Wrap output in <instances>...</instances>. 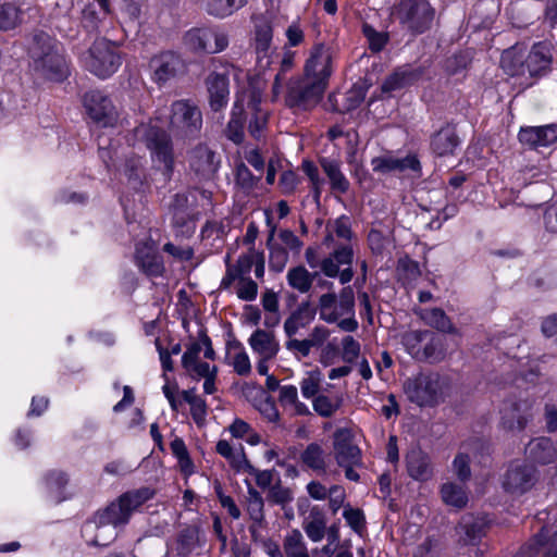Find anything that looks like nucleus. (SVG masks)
I'll list each match as a JSON object with an SVG mask.
<instances>
[{
  "label": "nucleus",
  "mask_w": 557,
  "mask_h": 557,
  "mask_svg": "<svg viewBox=\"0 0 557 557\" xmlns=\"http://www.w3.org/2000/svg\"><path fill=\"white\" fill-rule=\"evenodd\" d=\"M184 42L194 53L214 54L228 47V36L210 27H194L184 35Z\"/></svg>",
  "instance_id": "obj_12"
},
{
  "label": "nucleus",
  "mask_w": 557,
  "mask_h": 557,
  "mask_svg": "<svg viewBox=\"0 0 557 557\" xmlns=\"http://www.w3.org/2000/svg\"><path fill=\"white\" fill-rule=\"evenodd\" d=\"M500 64L505 73L512 77L528 76L539 79L552 71L553 55L547 45L540 41L535 42L528 53L515 48L505 50Z\"/></svg>",
  "instance_id": "obj_4"
},
{
  "label": "nucleus",
  "mask_w": 557,
  "mask_h": 557,
  "mask_svg": "<svg viewBox=\"0 0 557 557\" xmlns=\"http://www.w3.org/2000/svg\"><path fill=\"white\" fill-rule=\"evenodd\" d=\"M472 58L467 51H459L447 58L445 71L448 75H457L466 71L471 64Z\"/></svg>",
  "instance_id": "obj_46"
},
{
  "label": "nucleus",
  "mask_w": 557,
  "mask_h": 557,
  "mask_svg": "<svg viewBox=\"0 0 557 557\" xmlns=\"http://www.w3.org/2000/svg\"><path fill=\"white\" fill-rule=\"evenodd\" d=\"M373 172L379 174H389L392 172H405L410 170L418 176L422 173V165L417 154H407L398 159L391 156H380L371 160Z\"/></svg>",
  "instance_id": "obj_20"
},
{
  "label": "nucleus",
  "mask_w": 557,
  "mask_h": 557,
  "mask_svg": "<svg viewBox=\"0 0 557 557\" xmlns=\"http://www.w3.org/2000/svg\"><path fill=\"white\" fill-rule=\"evenodd\" d=\"M295 53L293 51H285L280 62V70L274 77L272 85V92L274 96L280 95L286 74L293 69Z\"/></svg>",
  "instance_id": "obj_45"
},
{
  "label": "nucleus",
  "mask_w": 557,
  "mask_h": 557,
  "mask_svg": "<svg viewBox=\"0 0 557 557\" xmlns=\"http://www.w3.org/2000/svg\"><path fill=\"white\" fill-rule=\"evenodd\" d=\"M255 35V46L257 53L267 54L273 38V28L271 24L265 22L257 25Z\"/></svg>",
  "instance_id": "obj_47"
},
{
  "label": "nucleus",
  "mask_w": 557,
  "mask_h": 557,
  "mask_svg": "<svg viewBox=\"0 0 557 557\" xmlns=\"http://www.w3.org/2000/svg\"><path fill=\"white\" fill-rule=\"evenodd\" d=\"M407 471L417 481H428L433 475L430 456L419 446L412 447L406 455Z\"/></svg>",
  "instance_id": "obj_23"
},
{
  "label": "nucleus",
  "mask_w": 557,
  "mask_h": 557,
  "mask_svg": "<svg viewBox=\"0 0 557 557\" xmlns=\"http://www.w3.org/2000/svg\"><path fill=\"white\" fill-rule=\"evenodd\" d=\"M408 400L419 407H435L451 395L453 384L438 373H419L403 384Z\"/></svg>",
  "instance_id": "obj_5"
},
{
  "label": "nucleus",
  "mask_w": 557,
  "mask_h": 557,
  "mask_svg": "<svg viewBox=\"0 0 557 557\" xmlns=\"http://www.w3.org/2000/svg\"><path fill=\"white\" fill-rule=\"evenodd\" d=\"M123 57L115 42L110 39H96L84 58L85 69L100 79H107L117 72Z\"/></svg>",
  "instance_id": "obj_6"
},
{
  "label": "nucleus",
  "mask_w": 557,
  "mask_h": 557,
  "mask_svg": "<svg viewBox=\"0 0 557 557\" xmlns=\"http://www.w3.org/2000/svg\"><path fill=\"white\" fill-rule=\"evenodd\" d=\"M264 500L261 494L248 484V500H247V511L249 517L253 522L261 523L264 519Z\"/></svg>",
  "instance_id": "obj_43"
},
{
  "label": "nucleus",
  "mask_w": 557,
  "mask_h": 557,
  "mask_svg": "<svg viewBox=\"0 0 557 557\" xmlns=\"http://www.w3.org/2000/svg\"><path fill=\"white\" fill-rule=\"evenodd\" d=\"M149 66L152 71L151 79L159 87L184 76L188 70L182 54L173 50H164L154 54L149 61Z\"/></svg>",
  "instance_id": "obj_11"
},
{
  "label": "nucleus",
  "mask_w": 557,
  "mask_h": 557,
  "mask_svg": "<svg viewBox=\"0 0 557 557\" xmlns=\"http://www.w3.org/2000/svg\"><path fill=\"white\" fill-rule=\"evenodd\" d=\"M224 66L222 72L213 71L208 74L205 85L209 95V106L214 112L224 109L228 103L230 96V67Z\"/></svg>",
  "instance_id": "obj_17"
},
{
  "label": "nucleus",
  "mask_w": 557,
  "mask_h": 557,
  "mask_svg": "<svg viewBox=\"0 0 557 557\" xmlns=\"http://www.w3.org/2000/svg\"><path fill=\"white\" fill-rule=\"evenodd\" d=\"M528 457L540 465H548L556 460L557 450L549 437H537L532 440L527 448Z\"/></svg>",
  "instance_id": "obj_28"
},
{
  "label": "nucleus",
  "mask_w": 557,
  "mask_h": 557,
  "mask_svg": "<svg viewBox=\"0 0 557 557\" xmlns=\"http://www.w3.org/2000/svg\"><path fill=\"white\" fill-rule=\"evenodd\" d=\"M342 398L336 397L335 399L330 398L325 395H319L313 399L314 411L324 418L332 417L341 407Z\"/></svg>",
  "instance_id": "obj_48"
},
{
  "label": "nucleus",
  "mask_w": 557,
  "mask_h": 557,
  "mask_svg": "<svg viewBox=\"0 0 557 557\" xmlns=\"http://www.w3.org/2000/svg\"><path fill=\"white\" fill-rule=\"evenodd\" d=\"M537 479V470L533 466L512 462L504 474L503 487L511 495H522L535 485Z\"/></svg>",
  "instance_id": "obj_14"
},
{
  "label": "nucleus",
  "mask_w": 557,
  "mask_h": 557,
  "mask_svg": "<svg viewBox=\"0 0 557 557\" xmlns=\"http://www.w3.org/2000/svg\"><path fill=\"white\" fill-rule=\"evenodd\" d=\"M321 376L318 371H312L301 381L300 388L304 397L310 398L315 396L320 388Z\"/></svg>",
  "instance_id": "obj_60"
},
{
  "label": "nucleus",
  "mask_w": 557,
  "mask_h": 557,
  "mask_svg": "<svg viewBox=\"0 0 557 557\" xmlns=\"http://www.w3.org/2000/svg\"><path fill=\"white\" fill-rule=\"evenodd\" d=\"M454 471L457 478L462 481H469L471 478V469H470V458L467 454H458L455 457Z\"/></svg>",
  "instance_id": "obj_59"
},
{
  "label": "nucleus",
  "mask_w": 557,
  "mask_h": 557,
  "mask_svg": "<svg viewBox=\"0 0 557 557\" xmlns=\"http://www.w3.org/2000/svg\"><path fill=\"white\" fill-rule=\"evenodd\" d=\"M257 394L259 403L255 405L256 408L269 421L275 422L278 419L280 414L274 399L271 396L267 395V393L262 388L257 389Z\"/></svg>",
  "instance_id": "obj_49"
},
{
  "label": "nucleus",
  "mask_w": 557,
  "mask_h": 557,
  "mask_svg": "<svg viewBox=\"0 0 557 557\" xmlns=\"http://www.w3.org/2000/svg\"><path fill=\"white\" fill-rule=\"evenodd\" d=\"M411 356L418 362L436 364L446 359V350H413Z\"/></svg>",
  "instance_id": "obj_56"
},
{
  "label": "nucleus",
  "mask_w": 557,
  "mask_h": 557,
  "mask_svg": "<svg viewBox=\"0 0 557 557\" xmlns=\"http://www.w3.org/2000/svg\"><path fill=\"white\" fill-rule=\"evenodd\" d=\"M87 116L100 127H113L119 120V113L112 99L103 90L91 89L82 99Z\"/></svg>",
  "instance_id": "obj_10"
},
{
  "label": "nucleus",
  "mask_w": 557,
  "mask_h": 557,
  "mask_svg": "<svg viewBox=\"0 0 557 557\" xmlns=\"http://www.w3.org/2000/svg\"><path fill=\"white\" fill-rule=\"evenodd\" d=\"M441 495L445 504L458 509L463 508L468 503L466 491L456 483L448 482L443 484Z\"/></svg>",
  "instance_id": "obj_40"
},
{
  "label": "nucleus",
  "mask_w": 557,
  "mask_h": 557,
  "mask_svg": "<svg viewBox=\"0 0 557 557\" xmlns=\"http://www.w3.org/2000/svg\"><path fill=\"white\" fill-rule=\"evenodd\" d=\"M421 320L436 331L461 337L460 330L451 322L446 312L438 307L423 309L420 313Z\"/></svg>",
  "instance_id": "obj_26"
},
{
  "label": "nucleus",
  "mask_w": 557,
  "mask_h": 557,
  "mask_svg": "<svg viewBox=\"0 0 557 557\" xmlns=\"http://www.w3.org/2000/svg\"><path fill=\"white\" fill-rule=\"evenodd\" d=\"M304 465L314 471L325 470V454L318 443L309 444L300 455Z\"/></svg>",
  "instance_id": "obj_39"
},
{
  "label": "nucleus",
  "mask_w": 557,
  "mask_h": 557,
  "mask_svg": "<svg viewBox=\"0 0 557 557\" xmlns=\"http://www.w3.org/2000/svg\"><path fill=\"white\" fill-rule=\"evenodd\" d=\"M318 162L329 178L331 190L342 195L346 194L349 190L350 183L342 172L341 162L330 157H320Z\"/></svg>",
  "instance_id": "obj_24"
},
{
  "label": "nucleus",
  "mask_w": 557,
  "mask_h": 557,
  "mask_svg": "<svg viewBox=\"0 0 557 557\" xmlns=\"http://www.w3.org/2000/svg\"><path fill=\"white\" fill-rule=\"evenodd\" d=\"M331 230L334 232L337 238L348 243L351 242V239L355 237V233L351 228V220L346 214H342L336 218L331 225Z\"/></svg>",
  "instance_id": "obj_52"
},
{
  "label": "nucleus",
  "mask_w": 557,
  "mask_h": 557,
  "mask_svg": "<svg viewBox=\"0 0 557 557\" xmlns=\"http://www.w3.org/2000/svg\"><path fill=\"white\" fill-rule=\"evenodd\" d=\"M235 180L242 188L251 189L256 185L257 177L245 163L240 162L236 165Z\"/></svg>",
  "instance_id": "obj_58"
},
{
  "label": "nucleus",
  "mask_w": 557,
  "mask_h": 557,
  "mask_svg": "<svg viewBox=\"0 0 557 557\" xmlns=\"http://www.w3.org/2000/svg\"><path fill=\"white\" fill-rule=\"evenodd\" d=\"M247 4V0H208L206 11L209 15L224 18Z\"/></svg>",
  "instance_id": "obj_36"
},
{
  "label": "nucleus",
  "mask_w": 557,
  "mask_h": 557,
  "mask_svg": "<svg viewBox=\"0 0 557 557\" xmlns=\"http://www.w3.org/2000/svg\"><path fill=\"white\" fill-rule=\"evenodd\" d=\"M399 23L413 35L428 32L435 18V9L428 0H399L395 7Z\"/></svg>",
  "instance_id": "obj_7"
},
{
  "label": "nucleus",
  "mask_w": 557,
  "mask_h": 557,
  "mask_svg": "<svg viewBox=\"0 0 557 557\" xmlns=\"http://www.w3.org/2000/svg\"><path fill=\"white\" fill-rule=\"evenodd\" d=\"M518 138L530 148L548 147L557 141V124L521 127Z\"/></svg>",
  "instance_id": "obj_22"
},
{
  "label": "nucleus",
  "mask_w": 557,
  "mask_h": 557,
  "mask_svg": "<svg viewBox=\"0 0 557 557\" xmlns=\"http://www.w3.org/2000/svg\"><path fill=\"white\" fill-rule=\"evenodd\" d=\"M343 516L352 530L359 532L364 527L366 519L360 509L346 508Z\"/></svg>",
  "instance_id": "obj_64"
},
{
  "label": "nucleus",
  "mask_w": 557,
  "mask_h": 557,
  "mask_svg": "<svg viewBox=\"0 0 557 557\" xmlns=\"http://www.w3.org/2000/svg\"><path fill=\"white\" fill-rule=\"evenodd\" d=\"M535 535L541 554L544 557H557V531L542 528Z\"/></svg>",
  "instance_id": "obj_44"
},
{
  "label": "nucleus",
  "mask_w": 557,
  "mask_h": 557,
  "mask_svg": "<svg viewBox=\"0 0 557 557\" xmlns=\"http://www.w3.org/2000/svg\"><path fill=\"white\" fill-rule=\"evenodd\" d=\"M104 17V15L100 16L94 2H88L81 11V27L88 37H98Z\"/></svg>",
  "instance_id": "obj_33"
},
{
  "label": "nucleus",
  "mask_w": 557,
  "mask_h": 557,
  "mask_svg": "<svg viewBox=\"0 0 557 557\" xmlns=\"http://www.w3.org/2000/svg\"><path fill=\"white\" fill-rule=\"evenodd\" d=\"M57 200L61 203H77L85 205L88 201L86 193L72 191L70 189H62L57 196Z\"/></svg>",
  "instance_id": "obj_63"
},
{
  "label": "nucleus",
  "mask_w": 557,
  "mask_h": 557,
  "mask_svg": "<svg viewBox=\"0 0 557 557\" xmlns=\"http://www.w3.org/2000/svg\"><path fill=\"white\" fill-rule=\"evenodd\" d=\"M124 175L134 189H139L143 184V173L139 164L134 160H127L124 165Z\"/></svg>",
  "instance_id": "obj_57"
},
{
  "label": "nucleus",
  "mask_w": 557,
  "mask_h": 557,
  "mask_svg": "<svg viewBox=\"0 0 557 557\" xmlns=\"http://www.w3.org/2000/svg\"><path fill=\"white\" fill-rule=\"evenodd\" d=\"M333 449L336 463L339 466H362L361 450L354 443V434L349 429H338L333 434Z\"/></svg>",
  "instance_id": "obj_15"
},
{
  "label": "nucleus",
  "mask_w": 557,
  "mask_h": 557,
  "mask_svg": "<svg viewBox=\"0 0 557 557\" xmlns=\"http://www.w3.org/2000/svg\"><path fill=\"white\" fill-rule=\"evenodd\" d=\"M276 226H271L267 238V248L269 250V269L273 273H281L288 262V251L285 247L274 240Z\"/></svg>",
  "instance_id": "obj_31"
},
{
  "label": "nucleus",
  "mask_w": 557,
  "mask_h": 557,
  "mask_svg": "<svg viewBox=\"0 0 557 557\" xmlns=\"http://www.w3.org/2000/svg\"><path fill=\"white\" fill-rule=\"evenodd\" d=\"M424 75L422 66H412L404 64L397 66L388 74L381 84L382 94H391L393 91L410 88L419 83Z\"/></svg>",
  "instance_id": "obj_18"
},
{
  "label": "nucleus",
  "mask_w": 557,
  "mask_h": 557,
  "mask_svg": "<svg viewBox=\"0 0 557 557\" xmlns=\"http://www.w3.org/2000/svg\"><path fill=\"white\" fill-rule=\"evenodd\" d=\"M29 54L34 71L44 79L63 83L71 75L70 62L62 44L46 32L34 35Z\"/></svg>",
  "instance_id": "obj_3"
},
{
  "label": "nucleus",
  "mask_w": 557,
  "mask_h": 557,
  "mask_svg": "<svg viewBox=\"0 0 557 557\" xmlns=\"http://www.w3.org/2000/svg\"><path fill=\"white\" fill-rule=\"evenodd\" d=\"M396 273L403 286L411 285L421 276L419 262L407 255L400 257L397 260Z\"/></svg>",
  "instance_id": "obj_35"
},
{
  "label": "nucleus",
  "mask_w": 557,
  "mask_h": 557,
  "mask_svg": "<svg viewBox=\"0 0 557 557\" xmlns=\"http://www.w3.org/2000/svg\"><path fill=\"white\" fill-rule=\"evenodd\" d=\"M153 496L154 491L147 486L120 495L84 524L83 536L86 542L94 546H108L116 539L117 528L127 524L132 515Z\"/></svg>",
  "instance_id": "obj_1"
},
{
  "label": "nucleus",
  "mask_w": 557,
  "mask_h": 557,
  "mask_svg": "<svg viewBox=\"0 0 557 557\" xmlns=\"http://www.w3.org/2000/svg\"><path fill=\"white\" fill-rule=\"evenodd\" d=\"M319 272H309L304 265H296L288 270L286 280L288 285L299 293H308Z\"/></svg>",
  "instance_id": "obj_32"
},
{
  "label": "nucleus",
  "mask_w": 557,
  "mask_h": 557,
  "mask_svg": "<svg viewBox=\"0 0 557 557\" xmlns=\"http://www.w3.org/2000/svg\"><path fill=\"white\" fill-rule=\"evenodd\" d=\"M201 350H186L182 357V364L193 377H207L215 373V367L211 370L208 362L199 360Z\"/></svg>",
  "instance_id": "obj_34"
},
{
  "label": "nucleus",
  "mask_w": 557,
  "mask_h": 557,
  "mask_svg": "<svg viewBox=\"0 0 557 557\" xmlns=\"http://www.w3.org/2000/svg\"><path fill=\"white\" fill-rule=\"evenodd\" d=\"M315 317V309L309 301L301 302L295 311L285 320L284 330L286 335L292 338L300 327L311 323Z\"/></svg>",
  "instance_id": "obj_29"
},
{
  "label": "nucleus",
  "mask_w": 557,
  "mask_h": 557,
  "mask_svg": "<svg viewBox=\"0 0 557 557\" xmlns=\"http://www.w3.org/2000/svg\"><path fill=\"white\" fill-rule=\"evenodd\" d=\"M191 172L200 180H211L220 168V158L206 144H198L188 152Z\"/></svg>",
  "instance_id": "obj_16"
},
{
  "label": "nucleus",
  "mask_w": 557,
  "mask_h": 557,
  "mask_svg": "<svg viewBox=\"0 0 557 557\" xmlns=\"http://www.w3.org/2000/svg\"><path fill=\"white\" fill-rule=\"evenodd\" d=\"M460 144L461 139L453 122H446L430 136V151L437 158L454 156Z\"/></svg>",
  "instance_id": "obj_19"
},
{
  "label": "nucleus",
  "mask_w": 557,
  "mask_h": 557,
  "mask_svg": "<svg viewBox=\"0 0 557 557\" xmlns=\"http://www.w3.org/2000/svg\"><path fill=\"white\" fill-rule=\"evenodd\" d=\"M256 252L255 248H250L247 253H243L238 257L235 264L231 263V268L240 276L248 277L255 263Z\"/></svg>",
  "instance_id": "obj_53"
},
{
  "label": "nucleus",
  "mask_w": 557,
  "mask_h": 557,
  "mask_svg": "<svg viewBox=\"0 0 557 557\" xmlns=\"http://www.w3.org/2000/svg\"><path fill=\"white\" fill-rule=\"evenodd\" d=\"M22 11L13 2H0V30H10L21 23Z\"/></svg>",
  "instance_id": "obj_41"
},
{
  "label": "nucleus",
  "mask_w": 557,
  "mask_h": 557,
  "mask_svg": "<svg viewBox=\"0 0 557 557\" xmlns=\"http://www.w3.org/2000/svg\"><path fill=\"white\" fill-rule=\"evenodd\" d=\"M532 407V401L528 399L508 398L504 400L499 410L500 428L513 434L522 432L533 418Z\"/></svg>",
  "instance_id": "obj_13"
},
{
  "label": "nucleus",
  "mask_w": 557,
  "mask_h": 557,
  "mask_svg": "<svg viewBox=\"0 0 557 557\" xmlns=\"http://www.w3.org/2000/svg\"><path fill=\"white\" fill-rule=\"evenodd\" d=\"M251 116L248 123L249 135L259 140L262 132L267 128L269 122V113L267 111L250 112Z\"/></svg>",
  "instance_id": "obj_51"
},
{
  "label": "nucleus",
  "mask_w": 557,
  "mask_h": 557,
  "mask_svg": "<svg viewBox=\"0 0 557 557\" xmlns=\"http://www.w3.org/2000/svg\"><path fill=\"white\" fill-rule=\"evenodd\" d=\"M247 115L243 101L236 99L231 111V117L226 124L225 136L235 145L243 144L245 139V124Z\"/></svg>",
  "instance_id": "obj_27"
},
{
  "label": "nucleus",
  "mask_w": 557,
  "mask_h": 557,
  "mask_svg": "<svg viewBox=\"0 0 557 557\" xmlns=\"http://www.w3.org/2000/svg\"><path fill=\"white\" fill-rule=\"evenodd\" d=\"M302 528L312 542L322 541L326 532V517L324 511L318 506L312 507L309 515L304 518Z\"/></svg>",
  "instance_id": "obj_30"
},
{
  "label": "nucleus",
  "mask_w": 557,
  "mask_h": 557,
  "mask_svg": "<svg viewBox=\"0 0 557 557\" xmlns=\"http://www.w3.org/2000/svg\"><path fill=\"white\" fill-rule=\"evenodd\" d=\"M143 140L150 151L152 161L162 164V173L170 180L175 164L173 143L170 135L160 126L149 125L144 129Z\"/></svg>",
  "instance_id": "obj_9"
},
{
  "label": "nucleus",
  "mask_w": 557,
  "mask_h": 557,
  "mask_svg": "<svg viewBox=\"0 0 557 557\" xmlns=\"http://www.w3.org/2000/svg\"><path fill=\"white\" fill-rule=\"evenodd\" d=\"M267 499L272 504L280 505L282 509H285V506L293 500V493L288 487H283L278 480L270 487Z\"/></svg>",
  "instance_id": "obj_50"
},
{
  "label": "nucleus",
  "mask_w": 557,
  "mask_h": 557,
  "mask_svg": "<svg viewBox=\"0 0 557 557\" xmlns=\"http://www.w3.org/2000/svg\"><path fill=\"white\" fill-rule=\"evenodd\" d=\"M336 307L341 311V314H355V294L350 286L342 288Z\"/></svg>",
  "instance_id": "obj_54"
},
{
  "label": "nucleus",
  "mask_w": 557,
  "mask_h": 557,
  "mask_svg": "<svg viewBox=\"0 0 557 557\" xmlns=\"http://www.w3.org/2000/svg\"><path fill=\"white\" fill-rule=\"evenodd\" d=\"M332 51L323 44L315 45L305 65L307 77L289 79L285 104L304 111L315 107L322 99L332 75Z\"/></svg>",
  "instance_id": "obj_2"
},
{
  "label": "nucleus",
  "mask_w": 557,
  "mask_h": 557,
  "mask_svg": "<svg viewBox=\"0 0 557 557\" xmlns=\"http://www.w3.org/2000/svg\"><path fill=\"white\" fill-rule=\"evenodd\" d=\"M361 33L368 41V48L372 53H379L385 49L389 42L387 32H379L371 24L363 23Z\"/></svg>",
  "instance_id": "obj_38"
},
{
  "label": "nucleus",
  "mask_w": 557,
  "mask_h": 557,
  "mask_svg": "<svg viewBox=\"0 0 557 557\" xmlns=\"http://www.w3.org/2000/svg\"><path fill=\"white\" fill-rule=\"evenodd\" d=\"M487 523L484 518L465 516L458 527L460 542L465 545H476L485 536Z\"/></svg>",
  "instance_id": "obj_25"
},
{
  "label": "nucleus",
  "mask_w": 557,
  "mask_h": 557,
  "mask_svg": "<svg viewBox=\"0 0 557 557\" xmlns=\"http://www.w3.org/2000/svg\"><path fill=\"white\" fill-rule=\"evenodd\" d=\"M237 297L244 301H252L258 296V284L251 277H240Z\"/></svg>",
  "instance_id": "obj_55"
},
{
  "label": "nucleus",
  "mask_w": 557,
  "mask_h": 557,
  "mask_svg": "<svg viewBox=\"0 0 557 557\" xmlns=\"http://www.w3.org/2000/svg\"><path fill=\"white\" fill-rule=\"evenodd\" d=\"M283 549L286 557H310L301 532L292 530L284 539Z\"/></svg>",
  "instance_id": "obj_37"
},
{
  "label": "nucleus",
  "mask_w": 557,
  "mask_h": 557,
  "mask_svg": "<svg viewBox=\"0 0 557 557\" xmlns=\"http://www.w3.org/2000/svg\"><path fill=\"white\" fill-rule=\"evenodd\" d=\"M339 265H351L354 261V249L350 244L338 245L330 255Z\"/></svg>",
  "instance_id": "obj_61"
},
{
  "label": "nucleus",
  "mask_w": 557,
  "mask_h": 557,
  "mask_svg": "<svg viewBox=\"0 0 557 557\" xmlns=\"http://www.w3.org/2000/svg\"><path fill=\"white\" fill-rule=\"evenodd\" d=\"M198 543V528L189 525L184 528L177 536V554L181 556L189 555Z\"/></svg>",
  "instance_id": "obj_42"
},
{
  "label": "nucleus",
  "mask_w": 557,
  "mask_h": 557,
  "mask_svg": "<svg viewBox=\"0 0 557 557\" xmlns=\"http://www.w3.org/2000/svg\"><path fill=\"white\" fill-rule=\"evenodd\" d=\"M170 127L183 138H197L202 127L201 110L193 100H175L171 104Z\"/></svg>",
  "instance_id": "obj_8"
},
{
  "label": "nucleus",
  "mask_w": 557,
  "mask_h": 557,
  "mask_svg": "<svg viewBox=\"0 0 557 557\" xmlns=\"http://www.w3.org/2000/svg\"><path fill=\"white\" fill-rule=\"evenodd\" d=\"M298 183L299 178L293 170L283 171L278 181L282 191L285 195H290L295 193Z\"/></svg>",
  "instance_id": "obj_62"
},
{
  "label": "nucleus",
  "mask_w": 557,
  "mask_h": 557,
  "mask_svg": "<svg viewBox=\"0 0 557 557\" xmlns=\"http://www.w3.org/2000/svg\"><path fill=\"white\" fill-rule=\"evenodd\" d=\"M134 261L139 271L148 277H161L165 273L163 257L147 245L136 246Z\"/></svg>",
  "instance_id": "obj_21"
}]
</instances>
